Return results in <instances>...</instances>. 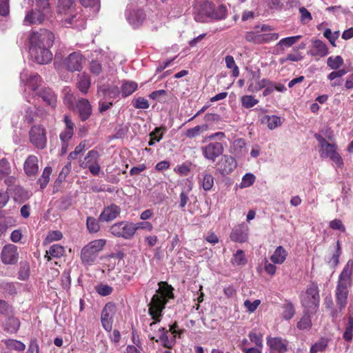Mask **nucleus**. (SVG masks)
<instances>
[{"instance_id":"1","label":"nucleus","mask_w":353,"mask_h":353,"mask_svg":"<svg viewBox=\"0 0 353 353\" xmlns=\"http://www.w3.org/2000/svg\"><path fill=\"white\" fill-rule=\"evenodd\" d=\"M30 54L39 64H48L52 60L50 48L54 42V34L46 28L32 31L29 35Z\"/></svg>"},{"instance_id":"2","label":"nucleus","mask_w":353,"mask_h":353,"mask_svg":"<svg viewBox=\"0 0 353 353\" xmlns=\"http://www.w3.org/2000/svg\"><path fill=\"white\" fill-rule=\"evenodd\" d=\"M159 289L149 304L148 314L154 320L150 324L152 327L161 320L162 312L165 307L170 299H174V288L166 281H160L159 283Z\"/></svg>"},{"instance_id":"3","label":"nucleus","mask_w":353,"mask_h":353,"mask_svg":"<svg viewBox=\"0 0 353 353\" xmlns=\"http://www.w3.org/2000/svg\"><path fill=\"white\" fill-rule=\"evenodd\" d=\"M353 261L350 259L340 273L335 290V301L339 311L347 304L350 290L352 286Z\"/></svg>"},{"instance_id":"4","label":"nucleus","mask_w":353,"mask_h":353,"mask_svg":"<svg viewBox=\"0 0 353 353\" xmlns=\"http://www.w3.org/2000/svg\"><path fill=\"white\" fill-rule=\"evenodd\" d=\"M300 301L305 311L315 314L319 307L320 294L319 288L316 282L310 283L300 295Z\"/></svg>"},{"instance_id":"5","label":"nucleus","mask_w":353,"mask_h":353,"mask_svg":"<svg viewBox=\"0 0 353 353\" xmlns=\"http://www.w3.org/2000/svg\"><path fill=\"white\" fill-rule=\"evenodd\" d=\"M106 244V240L100 239L90 241L84 246L81 252V259L83 263L91 265L97 259L98 254Z\"/></svg>"},{"instance_id":"6","label":"nucleus","mask_w":353,"mask_h":353,"mask_svg":"<svg viewBox=\"0 0 353 353\" xmlns=\"http://www.w3.org/2000/svg\"><path fill=\"white\" fill-rule=\"evenodd\" d=\"M134 228L132 222L121 221L110 225L108 231L114 237L130 240L134 236Z\"/></svg>"},{"instance_id":"7","label":"nucleus","mask_w":353,"mask_h":353,"mask_svg":"<svg viewBox=\"0 0 353 353\" xmlns=\"http://www.w3.org/2000/svg\"><path fill=\"white\" fill-rule=\"evenodd\" d=\"M85 63V58L80 51L73 52L65 57L61 62L62 68L70 72H80Z\"/></svg>"},{"instance_id":"8","label":"nucleus","mask_w":353,"mask_h":353,"mask_svg":"<svg viewBox=\"0 0 353 353\" xmlns=\"http://www.w3.org/2000/svg\"><path fill=\"white\" fill-rule=\"evenodd\" d=\"M30 142L38 150H43L47 146V132L40 124L34 125L29 131Z\"/></svg>"},{"instance_id":"9","label":"nucleus","mask_w":353,"mask_h":353,"mask_svg":"<svg viewBox=\"0 0 353 353\" xmlns=\"http://www.w3.org/2000/svg\"><path fill=\"white\" fill-rule=\"evenodd\" d=\"M99 153L97 150H90L83 160L79 161V166L83 168H88L91 174L96 176L98 175L101 167L99 163Z\"/></svg>"},{"instance_id":"10","label":"nucleus","mask_w":353,"mask_h":353,"mask_svg":"<svg viewBox=\"0 0 353 353\" xmlns=\"http://www.w3.org/2000/svg\"><path fill=\"white\" fill-rule=\"evenodd\" d=\"M1 261L4 265H14L19 260L17 247L13 244H7L1 252Z\"/></svg>"},{"instance_id":"11","label":"nucleus","mask_w":353,"mask_h":353,"mask_svg":"<svg viewBox=\"0 0 353 353\" xmlns=\"http://www.w3.org/2000/svg\"><path fill=\"white\" fill-rule=\"evenodd\" d=\"M201 150L205 159L214 162L223 154L224 149L221 143L215 141L202 147Z\"/></svg>"},{"instance_id":"12","label":"nucleus","mask_w":353,"mask_h":353,"mask_svg":"<svg viewBox=\"0 0 353 353\" xmlns=\"http://www.w3.org/2000/svg\"><path fill=\"white\" fill-rule=\"evenodd\" d=\"M121 212V208L115 203L105 206L99 214V220L102 223L113 221L119 216Z\"/></svg>"},{"instance_id":"13","label":"nucleus","mask_w":353,"mask_h":353,"mask_svg":"<svg viewBox=\"0 0 353 353\" xmlns=\"http://www.w3.org/2000/svg\"><path fill=\"white\" fill-rule=\"evenodd\" d=\"M252 78L249 80L248 90L250 92H256L269 85H272V81L268 79H260V70L252 72Z\"/></svg>"},{"instance_id":"14","label":"nucleus","mask_w":353,"mask_h":353,"mask_svg":"<svg viewBox=\"0 0 353 353\" xmlns=\"http://www.w3.org/2000/svg\"><path fill=\"white\" fill-rule=\"evenodd\" d=\"M116 306L113 303H108L104 306L101 315V322L103 327L107 332H110L112 327V316L115 312Z\"/></svg>"},{"instance_id":"15","label":"nucleus","mask_w":353,"mask_h":353,"mask_svg":"<svg viewBox=\"0 0 353 353\" xmlns=\"http://www.w3.org/2000/svg\"><path fill=\"white\" fill-rule=\"evenodd\" d=\"M216 168L222 175L231 173L237 166V163L232 156L223 155L216 163Z\"/></svg>"},{"instance_id":"16","label":"nucleus","mask_w":353,"mask_h":353,"mask_svg":"<svg viewBox=\"0 0 353 353\" xmlns=\"http://www.w3.org/2000/svg\"><path fill=\"white\" fill-rule=\"evenodd\" d=\"M23 170L29 178H35L39 173V159L34 154L29 155L24 161Z\"/></svg>"},{"instance_id":"17","label":"nucleus","mask_w":353,"mask_h":353,"mask_svg":"<svg viewBox=\"0 0 353 353\" xmlns=\"http://www.w3.org/2000/svg\"><path fill=\"white\" fill-rule=\"evenodd\" d=\"M267 345L272 351L285 353L288 351V341L281 337H268Z\"/></svg>"},{"instance_id":"18","label":"nucleus","mask_w":353,"mask_h":353,"mask_svg":"<svg viewBox=\"0 0 353 353\" xmlns=\"http://www.w3.org/2000/svg\"><path fill=\"white\" fill-rule=\"evenodd\" d=\"M38 96L52 109H54L57 107V96L52 89L49 88H42L38 92Z\"/></svg>"},{"instance_id":"19","label":"nucleus","mask_w":353,"mask_h":353,"mask_svg":"<svg viewBox=\"0 0 353 353\" xmlns=\"http://www.w3.org/2000/svg\"><path fill=\"white\" fill-rule=\"evenodd\" d=\"M329 53L327 45L319 39L313 41L308 54L312 57H323Z\"/></svg>"},{"instance_id":"20","label":"nucleus","mask_w":353,"mask_h":353,"mask_svg":"<svg viewBox=\"0 0 353 353\" xmlns=\"http://www.w3.org/2000/svg\"><path fill=\"white\" fill-rule=\"evenodd\" d=\"M77 108L79 113V117L82 121H85L92 114V106L86 99H81L77 103Z\"/></svg>"},{"instance_id":"21","label":"nucleus","mask_w":353,"mask_h":353,"mask_svg":"<svg viewBox=\"0 0 353 353\" xmlns=\"http://www.w3.org/2000/svg\"><path fill=\"white\" fill-rule=\"evenodd\" d=\"M248 229L244 225H239L231 232L230 239L234 242L244 243L248 240Z\"/></svg>"},{"instance_id":"22","label":"nucleus","mask_w":353,"mask_h":353,"mask_svg":"<svg viewBox=\"0 0 353 353\" xmlns=\"http://www.w3.org/2000/svg\"><path fill=\"white\" fill-rule=\"evenodd\" d=\"M65 248L59 244L52 245L48 250L46 251L44 256L47 261H50L53 258L59 259L65 254Z\"/></svg>"},{"instance_id":"23","label":"nucleus","mask_w":353,"mask_h":353,"mask_svg":"<svg viewBox=\"0 0 353 353\" xmlns=\"http://www.w3.org/2000/svg\"><path fill=\"white\" fill-rule=\"evenodd\" d=\"M44 20V14L39 10H31L26 15L24 21L30 25L40 24Z\"/></svg>"},{"instance_id":"24","label":"nucleus","mask_w":353,"mask_h":353,"mask_svg":"<svg viewBox=\"0 0 353 353\" xmlns=\"http://www.w3.org/2000/svg\"><path fill=\"white\" fill-rule=\"evenodd\" d=\"M21 322L19 319L14 316L8 317L4 323L3 327L4 331L10 334H16L19 330Z\"/></svg>"},{"instance_id":"25","label":"nucleus","mask_w":353,"mask_h":353,"mask_svg":"<svg viewBox=\"0 0 353 353\" xmlns=\"http://www.w3.org/2000/svg\"><path fill=\"white\" fill-rule=\"evenodd\" d=\"M12 196L13 199L18 203H23L29 199V193L23 187L15 185L11 192H9Z\"/></svg>"},{"instance_id":"26","label":"nucleus","mask_w":353,"mask_h":353,"mask_svg":"<svg viewBox=\"0 0 353 353\" xmlns=\"http://www.w3.org/2000/svg\"><path fill=\"white\" fill-rule=\"evenodd\" d=\"M138 89V84L135 81L124 80L121 86V94L123 98L132 94Z\"/></svg>"},{"instance_id":"27","label":"nucleus","mask_w":353,"mask_h":353,"mask_svg":"<svg viewBox=\"0 0 353 353\" xmlns=\"http://www.w3.org/2000/svg\"><path fill=\"white\" fill-rule=\"evenodd\" d=\"M90 77L86 73H82L78 75L77 86L83 94H87L90 87Z\"/></svg>"},{"instance_id":"28","label":"nucleus","mask_w":353,"mask_h":353,"mask_svg":"<svg viewBox=\"0 0 353 353\" xmlns=\"http://www.w3.org/2000/svg\"><path fill=\"white\" fill-rule=\"evenodd\" d=\"M330 341V339L327 337H321L317 341L312 345L310 349V353H321L325 352Z\"/></svg>"},{"instance_id":"29","label":"nucleus","mask_w":353,"mask_h":353,"mask_svg":"<svg viewBox=\"0 0 353 353\" xmlns=\"http://www.w3.org/2000/svg\"><path fill=\"white\" fill-rule=\"evenodd\" d=\"M6 348L10 351L23 352L26 350V345L18 340L7 339L2 341Z\"/></svg>"},{"instance_id":"30","label":"nucleus","mask_w":353,"mask_h":353,"mask_svg":"<svg viewBox=\"0 0 353 353\" xmlns=\"http://www.w3.org/2000/svg\"><path fill=\"white\" fill-rule=\"evenodd\" d=\"M52 172V168L50 166H46L42 171V174L37 181V183L39 185L40 190L43 191L48 185L50 176Z\"/></svg>"},{"instance_id":"31","label":"nucleus","mask_w":353,"mask_h":353,"mask_svg":"<svg viewBox=\"0 0 353 353\" xmlns=\"http://www.w3.org/2000/svg\"><path fill=\"white\" fill-rule=\"evenodd\" d=\"M287 255L286 250L282 246H278L270 256V260L275 264H282L285 261Z\"/></svg>"},{"instance_id":"32","label":"nucleus","mask_w":353,"mask_h":353,"mask_svg":"<svg viewBox=\"0 0 353 353\" xmlns=\"http://www.w3.org/2000/svg\"><path fill=\"white\" fill-rule=\"evenodd\" d=\"M99 91L109 98H117L121 94V90L117 85H103L99 88Z\"/></svg>"},{"instance_id":"33","label":"nucleus","mask_w":353,"mask_h":353,"mask_svg":"<svg viewBox=\"0 0 353 353\" xmlns=\"http://www.w3.org/2000/svg\"><path fill=\"white\" fill-rule=\"evenodd\" d=\"M336 152H337L336 144L327 142L323 147H321L319 154L321 158H330Z\"/></svg>"},{"instance_id":"34","label":"nucleus","mask_w":353,"mask_h":353,"mask_svg":"<svg viewBox=\"0 0 353 353\" xmlns=\"http://www.w3.org/2000/svg\"><path fill=\"white\" fill-rule=\"evenodd\" d=\"M74 0H59L57 5V12L61 14H67L70 13L72 9Z\"/></svg>"},{"instance_id":"35","label":"nucleus","mask_w":353,"mask_h":353,"mask_svg":"<svg viewBox=\"0 0 353 353\" xmlns=\"http://www.w3.org/2000/svg\"><path fill=\"white\" fill-rule=\"evenodd\" d=\"M208 128L207 124L199 125L192 128L187 130L185 136L188 138L192 139L199 136L201 133L206 131Z\"/></svg>"},{"instance_id":"36","label":"nucleus","mask_w":353,"mask_h":353,"mask_svg":"<svg viewBox=\"0 0 353 353\" xmlns=\"http://www.w3.org/2000/svg\"><path fill=\"white\" fill-rule=\"evenodd\" d=\"M343 339L347 342L352 341L353 339V316H349L347 318V322L345 326Z\"/></svg>"},{"instance_id":"37","label":"nucleus","mask_w":353,"mask_h":353,"mask_svg":"<svg viewBox=\"0 0 353 353\" xmlns=\"http://www.w3.org/2000/svg\"><path fill=\"white\" fill-rule=\"evenodd\" d=\"M41 82V77L38 74L34 73L30 74L29 77L26 80V85L32 90L35 91L39 86Z\"/></svg>"},{"instance_id":"38","label":"nucleus","mask_w":353,"mask_h":353,"mask_svg":"<svg viewBox=\"0 0 353 353\" xmlns=\"http://www.w3.org/2000/svg\"><path fill=\"white\" fill-rule=\"evenodd\" d=\"M101 222L99 219H97L93 216H88L86 219V228L90 233H97L100 230Z\"/></svg>"},{"instance_id":"39","label":"nucleus","mask_w":353,"mask_h":353,"mask_svg":"<svg viewBox=\"0 0 353 353\" xmlns=\"http://www.w3.org/2000/svg\"><path fill=\"white\" fill-rule=\"evenodd\" d=\"M282 311V316L285 320L291 319L295 313L294 306L292 302L288 301L283 304Z\"/></svg>"},{"instance_id":"40","label":"nucleus","mask_w":353,"mask_h":353,"mask_svg":"<svg viewBox=\"0 0 353 353\" xmlns=\"http://www.w3.org/2000/svg\"><path fill=\"white\" fill-rule=\"evenodd\" d=\"M259 45L270 43L278 39V33H261L259 32Z\"/></svg>"},{"instance_id":"41","label":"nucleus","mask_w":353,"mask_h":353,"mask_svg":"<svg viewBox=\"0 0 353 353\" xmlns=\"http://www.w3.org/2000/svg\"><path fill=\"white\" fill-rule=\"evenodd\" d=\"M159 332H161V334L159 336V340L162 343V345L168 349H172L173 345H174V340L171 341L168 339V331L166 330L164 327H161L159 330Z\"/></svg>"},{"instance_id":"42","label":"nucleus","mask_w":353,"mask_h":353,"mask_svg":"<svg viewBox=\"0 0 353 353\" xmlns=\"http://www.w3.org/2000/svg\"><path fill=\"white\" fill-rule=\"evenodd\" d=\"M344 63L342 57L337 55L336 57H330L327 59V64L332 70L339 69Z\"/></svg>"},{"instance_id":"43","label":"nucleus","mask_w":353,"mask_h":353,"mask_svg":"<svg viewBox=\"0 0 353 353\" xmlns=\"http://www.w3.org/2000/svg\"><path fill=\"white\" fill-rule=\"evenodd\" d=\"M11 166L6 158L0 159V180H3L5 176L10 174Z\"/></svg>"},{"instance_id":"44","label":"nucleus","mask_w":353,"mask_h":353,"mask_svg":"<svg viewBox=\"0 0 353 353\" xmlns=\"http://www.w3.org/2000/svg\"><path fill=\"white\" fill-rule=\"evenodd\" d=\"M233 265H244L247 263V259L245 253L242 250H239L233 255V258L231 260Z\"/></svg>"},{"instance_id":"45","label":"nucleus","mask_w":353,"mask_h":353,"mask_svg":"<svg viewBox=\"0 0 353 353\" xmlns=\"http://www.w3.org/2000/svg\"><path fill=\"white\" fill-rule=\"evenodd\" d=\"M225 64L228 68L232 70V76L237 77L239 75V69L235 63L234 57L231 55H228L225 58Z\"/></svg>"},{"instance_id":"46","label":"nucleus","mask_w":353,"mask_h":353,"mask_svg":"<svg viewBox=\"0 0 353 353\" xmlns=\"http://www.w3.org/2000/svg\"><path fill=\"white\" fill-rule=\"evenodd\" d=\"M310 314L311 313H308L307 311H305V314L296 324V326L299 330H307L311 327L312 321L310 316Z\"/></svg>"},{"instance_id":"47","label":"nucleus","mask_w":353,"mask_h":353,"mask_svg":"<svg viewBox=\"0 0 353 353\" xmlns=\"http://www.w3.org/2000/svg\"><path fill=\"white\" fill-rule=\"evenodd\" d=\"M264 121H266L268 127L270 130L275 129L281 125V118L276 115H266L264 117Z\"/></svg>"},{"instance_id":"48","label":"nucleus","mask_w":353,"mask_h":353,"mask_svg":"<svg viewBox=\"0 0 353 353\" xmlns=\"http://www.w3.org/2000/svg\"><path fill=\"white\" fill-rule=\"evenodd\" d=\"M301 37V35H297L283 38L279 41L277 46L281 47L284 46L286 48H290L296 43Z\"/></svg>"},{"instance_id":"49","label":"nucleus","mask_w":353,"mask_h":353,"mask_svg":"<svg viewBox=\"0 0 353 353\" xmlns=\"http://www.w3.org/2000/svg\"><path fill=\"white\" fill-rule=\"evenodd\" d=\"M63 238V234L59 230L50 231L43 241V244H49L53 241H59Z\"/></svg>"},{"instance_id":"50","label":"nucleus","mask_w":353,"mask_h":353,"mask_svg":"<svg viewBox=\"0 0 353 353\" xmlns=\"http://www.w3.org/2000/svg\"><path fill=\"white\" fill-rule=\"evenodd\" d=\"M94 289L95 291L102 296H108L113 292V288L107 284L100 283L96 285Z\"/></svg>"},{"instance_id":"51","label":"nucleus","mask_w":353,"mask_h":353,"mask_svg":"<svg viewBox=\"0 0 353 353\" xmlns=\"http://www.w3.org/2000/svg\"><path fill=\"white\" fill-rule=\"evenodd\" d=\"M242 106L245 108H251L259 103V101L252 95H244L241 99Z\"/></svg>"},{"instance_id":"52","label":"nucleus","mask_w":353,"mask_h":353,"mask_svg":"<svg viewBox=\"0 0 353 353\" xmlns=\"http://www.w3.org/2000/svg\"><path fill=\"white\" fill-rule=\"evenodd\" d=\"M202 187L208 191L212 189L214 185V177L210 174L205 173L202 175Z\"/></svg>"},{"instance_id":"53","label":"nucleus","mask_w":353,"mask_h":353,"mask_svg":"<svg viewBox=\"0 0 353 353\" xmlns=\"http://www.w3.org/2000/svg\"><path fill=\"white\" fill-rule=\"evenodd\" d=\"M132 105L137 109H148L150 107L148 101L142 97L134 99Z\"/></svg>"},{"instance_id":"54","label":"nucleus","mask_w":353,"mask_h":353,"mask_svg":"<svg viewBox=\"0 0 353 353\" xmlns=\"http://www.w3.org/2000/svg\"><path fill=\"white\" fill-rule=\"evenodd\" d=\"M166 129L165 127H158L156 128L152 132L150 133V137L152 138V140L155 141L159 142L163 136V133L165 132Z\"/></svg>"},{"instance_id":"55","label":"nucleus","mask_w":353,"mask_h":353,"mask_svg":"<svg viewBox=\"0 0 353 353\" xmlns=\"http://www.w3.org/2000/svg\"><path fill=\"white\" fill-rule=\"evenodd\" d=\"M342 253L341 243L339 241H336V251L333 254L332 258L330 260V263H331L334 267H336L339 265V257Z\"/></svg>"},{"instance_id":"56","label":"nucleus","mask_w":353,"mask_h":353,"mask_svg":"<svg viewBox=\"0 0 353 353\" xmlns=\"http://www.w3.org/2000/svg\"><path fill=\"white\" fill-rule=\"evenodd\" d=\"M259 32L258 30L248 31L245 34V39L248 42L259 45Z\"/></svg>"},{"instance_id":"57","label":"nucleus","mask_w":353,"mask_h":353,"mask_svg":"<svg viewBox=\"0 0 353 353\" xmlns=\"http://www.w3.org/2000/svg\"><path fill=\"white\" fill-rule=\"evenodd\" d=\"M13 312L12 306L10 305L7 301L0 299V314L8 316Z\"/></svg>"},{"instance_id":"58","label":"nucleus","mask_w":353,"mask_h":353,"mask_svg":"<svg viewBox=\"0 0 353 353\" xmlns=\"http://www.w3.org/2000/svg\"><path fill=\"white\" fill-rule=\"evenodd\" d=\"M323 36L329 40L333 46H336L335 41L339 37V31L332 33L331 30L327 28L324 31Z\"/></svg>"},{"instance_id":"59","label":"nucleus","mask_w":353,"mask_h":353,"mask_svg":"<svg viewBox=\"0 0 353 353\" xmlns=\"http://www.w3.org/2000/svg\"><path fill=\"white\" fill-rule=\"evenodd\" d=\"M90 72L96 76H98L102 72V65L97 60H92L90 63Z\"/></svg>"},{"instance_id":"60","label":"nucleus","mask_w":353,"mask_h":353,"mask_svg":"<svg viewBox=\"0 0 353 353\" xmlns=\"http://www.w3.org/2000/svg\"><path fill=\"white\" fill-rule=\"evenodd\" d=\"M248 337L251 342L254 343L257 347H262L263 339L262 334L261 333H257L256 332H250Z\"/></svg>"},{"instance_id":"61","label":"nucleus","mask_w":353,"mask_h":353,"mask_svg":"<svg viewBox=\"0 0 353 353\" xmlns=\"http://www.w3.org/2000/svg\"><path fill=\"white\" fill-rule=\"evenodd\" d=\"M245 141L243 139H236L233 143V150L236 154L242 153L243 150L245 148Z\"/></svg>"},{"instance_id":"62","label":"nucleus","mask_w":353,"mask_h":353,"mask_svg":"<svg viewBox=\"0 0 353 353\" xmlns=\"http://www.w3.org/2000/svg\"><path fill=\"white\" fill-rule=\"evenodd\" d=\"M71 162H68V163L62 168L61 171L60 172L59 177L55 181V183H61V181L65 179V177L71 171Z\"/></svg>"},{"instance_id":"63","label":"nucleus","mask_w":353,"mask_h":353,"mask_svg":"<svg viewBox=\"0 0 353 353\" xmlns=\"http://www.w3.org/2000/svg\"><path fill=\"white\" fill-rule=\"evenodd\" d=\"M255 181V176L253 174L248 173L242 179L241 187L247 188L252 185Z\"/></svg>"},{"instance_id":"64","label":"nucleus","mask_w":353,"mask_h":353,"mask_svg":"<svg viewBox=\"0 0 353 353\" xmlns=\"http://www.w3.org/2000/svg\"><path fill=\"white\" fill-rule=\"evenodd\" d=\"M0 288L5 290L10 295L17 293V290L13 283L3 282L0 284Z\"/></svg>"}]
</instances>
